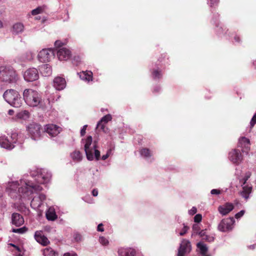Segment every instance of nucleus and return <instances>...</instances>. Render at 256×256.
<instances>
[{"mask_svg": "<svg viewBox=\"0 0 256 256\" xmlns=\"http://www.w3.org/2000/svg\"><path fill=\"white\" fill-rule=\"evenodd\" d=\"M28 230V228L26 226L18 228H12V232L14 233H18L20 234H22L25 233Z\"/></svg>", "mask_w": 256, "mask_h": 256, "instance_id": "nucleus-35", "label": "nucleus"}, {"mask_svg": "<svg viewBox=\"0 0 256 256\" xmlns=\"http://www.w3.org/2000/svg\"><path fill=\"white\" fill-rule=\"evenodd\" d=\"M54 56V52L49 48L42 49L40 50L38 56V60L42 62L50 61Z\"/></svg>", "mask_w": 256, "mask_h": 256, "instance_id": "nucleus-10", "label": "nucleus"}, {"mask_svg": "<svg viewBox=\"0 0 256 256\" xmlns=\"http://www.w3.org/2000/svg\"><path fill=\"white\" fill-rule=\"evenodd\" d=\"M212 194H218L220 193V191L217 189H212L210 192Z\"/></svg>", "mask_w": 256, "mask_h": 256, "instance_id": "nucleus-48", "label": "nucleus"}, {"mask_svg": "<svg viewBox=\"0 0 256 256\" xmlns=\"http://www.w3.org/2000/svg\"><path fill=\"white\" fill-rule=\"evenodd\" d=\"M252 186H244L242 187V190L240 192V195L247 200L249 198L250 194L252 192Z\"/></svg>", "mask_w": 256, "mask_h": 256, "instance_id": "nucleus-24", "label": "nucleus"}, {"mask_svg": "<svg viewBox=\"0 0 256 256\" xmlns=\"http://www.w3.org/2000/svg\"><path fill=\"white\" fill-rule=\"evenodd\" d=\"M38 70L34 68L28 69L24 74V78L26 82H34L38 80Z\"/></svg>", "mask_w": 256, "mask_h": 256, "instance_id": "nucleus-9", "label": "nucleus"}, {"mask_svg": "<svg viewBox=\"0 0 256 256\" xmlns=\"http://www.w3.org/2000/svg\"><path fill=\"white\" fill-rule=\"evenodd\" d=\"M23 96L26 103L30 106H38L42 103L40 94L32 89H26Z\"/></svg>", "mask_w": 256, "mask_h": 256, "instance_id": "nucleus-2", "label": "nucleus"}, {"mask_svg": "<svg viewBox=\"0 0 256 256\" xmlns=\"http://www.w3.org/2000/svg\"><path fill=\"white\" fill-rule=\"evenodd\" d=\"M92 137L88 136L86 140H82L84 142V151L86 154V158L89 160H94V153L96 160H98L100 158V152L96 150V142L92 146H91L92 143Z\"/></svg>", "mask_w": 256, "mask_h": 256, "instance_id": "nucleus-3", "label": "nucleus"}, {"mask_svg": "<svg viewBox=\"0 0 256 256\" xmlns=\"http://www.w3.org/2000/svg\"><path fill=\"white\" fill-rule=\"evenodd\" d=\"M92 194L94 196H96L98 194V190L96 189H94L92 191Z\"/></svg>", "mask_w": 256, "mask_h": 256, "instance_id": "nucleus-51", "label": "nucleus"}, {"mask_svg": "<svg viewBox=\"0 0 256 256\" xmlns=\"http://www.w3.org/2000/svg\"><path fill=\"white\" fill-rule=\"evenodd\" d=\"M57 56L60 60H66L70 58L72 53L69 49L62 48L58 50Z\"/></svg>", "mask_w": 256, "mask_h": 256, "instance_id": "nucleus-15", "label": "nucleus"}, {"mask_svg": "<svg viewBox=\"0 0 256 256\" xmlns=\"http://www.w3.org/2000/svg\"><path fill=\"white\" fill-rule=\"evenodd\" d=\"M80 77L82 80L90 82L92 80V73L90 71L82 72L80 74Z\"/></svg>", "mask_w": 256, "mask_h": 256, "instance_id": "nucleus-25", "label": "nucleus"}, {"mask_svg": "<svg viewBox=\"0 0 256 256\" xmlns=\"http://www.w3.org/2000/svg\"><path fill=\"white\" fill-rule=\"evenodd\" d=\"M198 233V234L200 235V236L201 237H203L205 235V232H204V230H201L200 232Z\"/></svg>", "mask_w": 256, "mask_h": 256, "instance_id": "nucleus-54", "label": "nucleus"}, {"mask_svg": "<svg viewBox=\"0 0 256 256\" xmlns=\"http://www.w3.org/2000/svg\"><path fill=\"white\" fill-rule=\"evenodd\" d=\"M245 211L244 210H242L240 212H238L235 215V218L236 219L240 218H241L244 214Z\"/></svg>", "mask_w": 256, "mask_h": 256, "instance_id": "nucleus-45", "label": "nucleus"}, {"mask_svg": "<svg viewBox=\"0 0 256 256\" xmlns=\"http://www.w3.org/2000/svg\"><path fill=\"white\" fill-rule=\"evenodd\" d=\"M18 78L16 71L10 67L0 66V80L8 84L15 83Z\"/></svg>", "mask_w": 256, "mask_h": 256, "instance_id": "nucleus-4", "label": "nucleus"}, {"mask_svg": "<svg viewBox=\"0 0 256 256\" xmlns=\"http://www.w3.org/2000/svg\"><path fill=\"white\" fill-rule=\"evenodd\" d=\"M40 71L44 76H50L52 74V67L48 64H44L40 66Z\"/></svg>", "mask_w": 256, "mask_h": 256, "instance_id": "nucleus-23", "label": "nucleus"}, {"mask_svg": "<svg viewBox=\"0 0 256 256\" xmlns=\"http://www.w3.org/2000/svg\"><path fill=\"white\" fill-rule=\"evenodd\" d=\"M103 224H100L98 225V228H97V230L98 231V232H104V229L103 228Z\"/></svg>", "mask_w": 256, "mask_h": 256, "instance_id": "nucleus-49", "label": "nucleus"}, {"mask_svg": "<svg viewBox=\"0 0 256 256\" xmlns=\"http://www.w3.org/2000/svg\"><path fill=\"white\" fill-rule=\"evenodd\" d=\"M256 248V245L255 244H252V245H250L248 246V248L250 249H252V250H254V249Z\"/></svg>", "mask_w": 256, "mask_h": 256, "instance_id": "nucleus-56", "label": "nucleus"}, {"mask_svg": "<svg viewBox=\"0 0 256 256\" xmlns=\"http://www.w3.org/2000/svg\"><path fill=\"white\" fill-rule=\"evenodd\" d=\"M250 173H247L246 175V176L244 177V178L242 179V186L245 184L246 181L248 180V179L250 178Z\"/></svg>", "mask_w": 256, "mask_h": 256, "instance_id": "nucleus-43", "label": "nucleus"}, {"mask_svg": "<svg viewBox=\"0 0 256 256\" xmlns=\"http://www.w3.org/2000/svg\"><path fill=\"white\" fill-rule=\"evenodd\" d=\"M111 152H112V150L110 149H109L107 151L106 154L102 156V160H106V159H107L108 158V156H110V154H111Z\"/></svg>", "mask_w": 256, "mask_h": 256, "instance_id": "nucleus-42", "label": "nucleus"}, {"mask_svg": "<svg viewBox=\"0 0 256 256\" xmlns=\"http://www.w3.org/2000/svg\"><path fill=\"white\" fill-rule=\"evenodd\" d=\"M204 256H208V255H207V256H206V255H205Z\"/></svg>", "mask_w": 256, "mask_h": 256, "instance_id": "nucleus-63", "label": "nucleus"}, {"mask_svg": "<svg viewBox=\"0 0 256 256\" xmlns=\"http://www.w3.org/2000/svg\"><path fill=\"white\" fill-rule=\"evenodd\" d=\"M46 198V196L44 194H37L34 196L30 202V206L34 209L38 208L42 204L44 200Z\"/></svg>", "mask_w": 256, "mask_h": 256, "instance_id": "nucleus-14", "label": "nucleus"}, {"mask_svg": "<svg viewBox=\"0 0 256 256\" xmlns=\"http://www.w3.org/2000/svg\"><path fill=\"white\" fill-rule=\"evenodd\" d=\"M86 128H87V125H84L82 127V128L81 129V130H80V135L82 136H84L85 134Z\"/></svg>", "mask_w": 256, "mask_h": 256, "instance_id": "nucleus-47", "label": "nucleus"}, {"mask_svg": "<svg viewBox=\"0 0 256 256\" xmlns=\"http://www.w3.org/2000/svg\"><path fill=\"white\" fill-rule=\"evenodd\" d=\"M197 247L200 249V254L205 256L208 252L206 246L202 242H198L196 244Z\"/></svg>", "mask_w": 256, "mask_h": 256, "instance_id": "nucleus-30", "label": "nucleus"}, {"mask_svg": "<svg viewBox=\"0 0 256 256\" xmlns=\"http://www.w3.org/2000/svg\"><path fill=\"white\" fill-rule=\"evenodd\" d=\"M234 206L232 204L226 202L224 204L220 206L218 208L219 212L222 215H226L233 210Z\"/></svg>", "mask_w": 256, "mask_h": 256, "instance_id": "nucleus-18", "label": "nucleus"}, {"mask_svg": "<svg viewBox=\"0 0 256 256\" xmlns=\"http://www.w3.org/2000/svg\"><path fill=\"white\" fill-rule=\"evenodd\" d=\"M2 22L0 20V28H2Z\"/></svg>", "mask_w": 256, "mask_h": 256, "instance_id": "nucleus-60", "label": "nucleus"}, {"mask_svg": "<svg viewBox=\"0 0 256 256\" xmlns=\"http://www.w3.org/2000/svg\"><path fill=\"white\" fill-rule=\"evenodd\" d=\"M239 146L242 148V152L248 154V151L250 150V141L249 139L242 137L239 140L238 142Z\"/></svg>", "mask_w": 256, "mask_h": 256, "instance_id": "nucleus-17", "label": "nucleus"}, {"mask_svg": "<svg viewBox=\"0 0 256 256\" xmlns=\"http://www.w3.org/2000/svg\"><path fill=\"white\" fill-rule=\"evenodd\" d=\"M152 156V152L149 149L145 148V158H150Z\"/></svg>", "mask_w": 256, "mask_h": 256, "instance_id": "nucleus-39", "label": "nucleus"}, {"mask_svg": "<svg viewBox=\"0 0 256 256\" xmlns=\"http://www.w3.org/2000/svg\"><path fill=\"white\" fill-rule=\"evenodd\" d=\"M5 100L10 106L15 108H20L22 102L20 94L16 90L10 89L6 90L3 94Z\"/></svg>", "mask_w": 256, "mask_h": 256, "instance_id": "nucleus-5", "label": "nucleus"}, {"mask_svg": "<svg viewBox=\"0 0 256 256\" xmlns=\"http://www.w3.org/2000/svg\"><path fill=\"white\" fill-rule=\"evenodd\" d=\"M1 192H2V188L0 186V196H2Z\"/></svg>", "mask_w": 256, "mask_h": 256, "instance_id": "nucleus-61", "label": "nucleus"}, {"mask_svg": "<svg viewBox=\"0 0 256 256\" xmlns=\"http://www.w3.org/2000/svg\"><path fill=\"white\" fill-rule=\"evenodd\" d=\"M64 256H78L74 252H66L64 254Z\"/></svg>", "mask_w": 256, "mask_h": 256, "instance_id": "nucleus-50", "label": "nucleus"}, {"mask_svg": "<svg viewBox=\"0 0 256 256\" xmlns=\"http://www.w3.org/2000/svg\"><path fill=\"white\" fill-rule=\"evenodd\" d=\"M74 238L76 242H81L82 240V235L78 233H76L74 234Z\"/></svg>", "mask_w": 256, "mask_h": 256, "instance_id": "nucleus-37", "label": "nucleus"}, {"mask_svg": "<svg viewBox=\"0 0 256 256\" xmlns=\"http://www.w3.org/2000/svg\"><path fill=\"white\" fill-rule=\"evenodd\" d=\"M188 229H189V228L188 226H184L182 231L180 232V236H184L187 232Z\"/></svg>", "mask_w": 256, "mask_h": 256, "instance_id": "nucleus-40", "label": "nucleus"}, {"mask_svg": "<svg viewBox=\"0 0 256 256\" xmlns=\"http://www.w3.org/2000/svg\"><path fill=\"white\" fill-rule=\"evenodd\" d=\"M24 30V26L22 23L18 22L14 24L12 32L16 34L22 32Z\"/></svg>", "mask_w": 256, "mask_h": 256, "instance_id": "nucleus-26", "label": "nucleus"}, {"mask_svg": "<svg viewBox=\"0 0 256 256\" xmlns=\"http://www.w3.org/2000/svg\"><path fill=\"white\" fill-rule=\"evenodd\" d=\"M234 40H236V41L238 42H239L240 40V38L238 36H236L234 37Z\"/></svg>", "mask_w": 256, "mask_h": 256, "instance_id": "nucleus-57", "label": "nucleus"}, {"mask_svg": "<svg viewBox=\"0 0 256 256\" xmlns=\"http://www.w3.org/2000/svg\"><path fill=\"white\" fill-rule=\"evenodd\" d=\"M12 221L13 224L16 226L22 225L24 222L23 217L18 213H14L12 216Z\"/></svg>", "mask_w": 256, "mask_h": 256, "instance_id": "nucleus-22", "label": "nucleus"}, {"mask_svg": "<svg viewBox=\"0 0 256 256\" xmlns=\"http://www.w3.org/2000/svg\"><path fill=\"white\" fill-rule=\"evenodd\" d=\"M14 114V110H8V114L9 115L12 116V115Z\"/></svg>", "mask_w": 256, "mask_h": 256, "instance_id": "nucleus-55", "label": "nucleus"}, {"mask_svg": "<svg viewBox=\"0 0 256 256\" xmlns=\"http://www.w3.org/2000/svg\"><path fill=\"white\" fill-rule=\"evenodd\" d=\"M196 208L193 207L192 209L190 210V212L192 214H196Z\"/></svg>", "mask_w": 256, "mask_h": 256, "instance_id": "nucleus-53", "label": "nucleus"}, {"mask_svg": "<svg viewBox=\"0 0 256 256\" xmlns=\"http://www.w3.org/2000/svg\"><path fill=\"white\" fill-rule=\"evenodd\" d=\"M46 8V6L45 5L38 6L37 8L32 10V14L35 16L41 14L44 12Z\"/></svg>", "mask_w": 256, "mask_h": 256, "instance_id": "nucleus-32", "label": "nucleus"}, {"mask_svg": "<svg viewBox=\"0 0 256 256\" xmlns=\"http://www.w3.org/2000/svg\"><path fill=\"white\" fill-rule=\"evenodd\" d=\"M250 124L251 127H253L254 126V124H256V112L252 116Z\"/></svg>", "mask_w": 256, "mask_h": 256, "instance_id": "nucleus-44", "label": "nucleus"}, {"mask_svg": "<svg viewBox=\"0 0 256 256\" xmlns=\"http://www.w3.org/2000/svg\"><path fill=\"white\" fill-rule=\"evenodd\" d=\"M62 129L60 127L53 124H48L45 126L44 132L50 137H54L60 134Z\"/></svg>", "mask_w": 256, "mask_h": 256, "instance_id": "nucleus-12", "label": "nucleus"}, {"mask_svg": "<svg viewBox=\"0 0 256 256\" xmlns=\"http://www.w3.org/2000/svg\"><path fill=\"white\" fill-rule=\"evenodd\" d=\"M44 256H56V252L51 248H46L43 250Z\"/></svg>", "mask_w": 256, "mask_h": 256, "instance_id": "nucleus-33", "label": "nucleus"}, {"mask_svg": "<svg viewBox=\"0 0 256 256\" xmlns=\"http://www.w3.org/2000/svg\"><path fill=\"white\" fill-rule=\"evenodd\" d=\"M34 238L37 242L44 245L46 246L49 243L48 238L42 234L40 231H36L34 234Z\"/></svg>", "mask_w": 256, "mask_h": 256, "instance_id": "nucleus-20", "label": "nucleus"}, {"mask_svg": "<svg viewBox=\"0 0 256 256\" xmlns=\"http://www.w3.org/2000/svg\"><path fill=\"white\" fill-rule=\"evenodd\" d=\"M53 86L56 90H62L66 86V81L64 78L57 76L54 80Z\"/></svg>", "mask_w": 256, "mask_h": 256, "instance_id": "nucleus-16", "label": "nucleus"}, {"mask_svg": "<svg viewBox=\"0 0 256 256\" xmlns=\"http://www.w3.org/2000/svg\"><path fill=\"white\" fill-rule=\"evenodd\" d=\"M230 160L234 164H239L242 160V156L238 150H233L229 153Z\"/></svg>", "mask_w": 256, "mask_h": 256, "instance_id": "nucleus-13", "label": "nucleus"}, {"mask_svg": "<svg viewBox=\"0 0 256 256\" xmlns=\"http://www.w3.org/2000/svg\"><path fill=\"white\" fill-rule=\"evenodd\" d=\"M16 256H22V254L20 253L18 254H17Z\"/></svg>", "mask_w": 256, "mask_h": 256, "instance_id": "nucleus-62", "label": "nucleus"}, {"mask_svg": "<svg viewBox=\"0 0 256 256\" xmlns=\"http://www.w3.org/2000/svg\"><path fill=\"white\" fill-rule=\"evenodd\" d=\"M112 119V116L110 114H106L103 116L100 120L98 122L97 125H96V128H100L102 131H104V132H106V130H105V126L104 124H106L109 121H110Z\"/></svg>", "mask_w": 256, "mask_h": 256, "instance_id": "nucleus-21", "label": "nucleus"}, {"mask_svg": "<svg viewBox=\"0 0 256 256\" xmlns=\"http://www.w3.org/2000/svg\"><path fill=\"white\" fill-rule=\"evenodd\" d=\"M11 245L12 246H13L15 247L18 251L20 250L18 246H15L14 244H11Z\"/></svg>", "mask_w": 256, "mask_h": 256, "instance_id": "nucleus-58", "label": "nucleus"}, {"mask_svg": "<svg viewBox=\"0 0 256 256\" xmlns=\"http://www.w3.org/2000/svg\"><path fill=\"white\" fill-rule=\"evenodd\" d=\"M72 158L75 162H79L82 160V156L78 150H75L70 154Z\"/></svg>", "mask_w": 256, "mask_h": 256, "instance_id": "nucleus-28", "label": "nucleus"}, {"mask_svg": "<svg viewBox=\"0 0 256 256\" xmlns=\"http://www.w3.org/2000/svg\"><path fill=\"white\" fill-rule=\"evenodd\" d=\"M46 217L48 220H54L57 218L54 210L50 208L46 212Z\"/></svg>", "mask_w": 256, "mask_h": 256, "instance_id": "nucleus-27", "label": "nucleus"}, {"mask_svg": "<svg viewBox=\"0 0 256 256\" xmlns=\"http://www.w3.org/2000/svg\"><path fill=\"white\" fill-rule=\"evenodd\" d=\"M99 242L103 246H107L108 244V240L104 236L99 238Z\"/></svg>", "mask_w": 256, "mask_h": 256, "instance_id": "nucleus-36", "label": "nucleus"}, {"mask_svg": "<svg viewBox=\"0 0 256 256\" xmlns=\"http://www.w3.org/2000/svg\"><path fill=\"white\" fill-rule=\"evenodd\" d=\"M192 230L198 234V232L199 230H200V227L198 226V224H194L193 226H192Z\"/></svg>", "mask_w": 256, "mask_h": 256, "instance_id": "nucleus-46", "label": "nucleus"}, {"mask_svg": "<svg viewBox=\"0 0 256 256\" xmlns=\"http://www.w3.org/2000/svg\"><path fill=\"white\" fill-rule=\"evenodd\" d=\"M18 135L17 133H12L10 136L12 140L10 141L8 137L5 136H0V146L7 150L12 149L14 147V144H16L18 141Z\"/></svg>", "mask_w": 256, "mask_h": 256, "instance_id": "nucleus-6", "label": "nucleus"}, {"mask_svg": "<svg viewBox=\"0 0 256 256\" xmlns=\"http://www.w3.org/2000/svg\"><path fill=\"white\" fill-rule=\"evenodd\" d=\"M234 222L235 220L233 218L223 219L218 224V229L223 232L231 230L233 228Z\"/></svg>", "mask_w": 256, "mask_h": 256, "instance_id": "nucleus-8", "label": "nucleus"}, {"mask_svg": "<svg viewBox=\"0 0 256 256\" xmlns=\"http://www.w3.org/2000/svg\"><path fill=\"white\" fill-rule=\"evenodd\" d=\"M192 250L190 242L189 240L183 239L178 250V256H184L190 252Z\"/></svg>", "mask_w": 256, "mask_h": 256, "instance_id": "nucleus-11", "label": "nucleus"}, {"mask_svg": "<svg viewBox=\"0 0 256 256\" xmlns=\"http://www.w3.org/2000/svg\"><path fill=\"white\" fill-rule=\"evenodd\" d=\"M30 114L27 110H22L18 113L16 115V117L18 119L26 120L29 118Z\"/></svg>", "mask_w": 256, "mask_h": 256, "instance_id": "nucleus-29", "label": "nucleus"}, {"mask_svg": "<svg viewBox=\"0 0 256 256\" xmlns=\"http://www.w3.org/2000/svg\"><path fill=\"white\" fill-rule=\"evenodd\" d=\"M152 76L154 79H160L162 76V74L160 70H154L152 72Z\"/></svg>", "mask_w": 256, "mask_h": 256, "instance_id": "nucleus-34", "label": "nucleus"}, {"mask_svg": "<svg viewBox=\"0 0 256 256\" xmlns=\"http://www.w3.org/2000/svg\"><path fill=\"white\" fill-rule=\"evenodd\" d=\"M140 154L142 156V153H143V149H142V150L140 151Z\"/></svg>", "mask_w": 256, "mask_h": 256, "instance_id": "nucleus-59", "label": "nucleus"}, {"mask_svg": "<svg viewBox=\"0 0 256 256\" xmlns=\"http://www.w3.org/2000/svg\"><path fill=\"white\" fill-rule=\"evenodd\" d=\"M118 256H136V251L132 248H122L118 250Z\"/></svg>", "mask_w": 256, "mask_h": 256, "instance_id": "nucleus-19", "label": "nucleus"}, {"mask_svg": "<svg viewBox=\"0 0 256 256\" xmlns=\"http://www.w3.org/2000/svg\"><path fill=\"white\" fill-rule=\"evenodd\" d=\"M219 2V0H210V5L211 7H214L218 6Z\"/></svg>", "mask_w": 256, "mask_h": 256, "instance_id": "nucleus-38", "label": "nucleus"}, {"mask_svg": "<svg viewBox=\"0 0 256 256\" xmlns=\"http://www.w3.org/2000/svg\"><path fill=\"white\" fill-rule=\"evenodd\" d=\"M202 219V216L200 214H196L194 217V221L196 222H200Z\"/></svg>", "mask_w": 256, "mask_h": 256, "instance_id": "nucleus-41", "label": "nucleus"}, {"mask_svg": "<svg viewBox=\"0 0 256 256\" xmlns=\"http://www.w3.org/2000/svg\"><path fill=\"white\" fill-rule=\"evenodd\" d=\"M31 138L34 140H38L41 137L42 132H43L41 126L38 124L32 122L26 128Z\"/></svg>", "mask_w": 256, "mask_h": 256, "instance_id": "nucleus-7", "label": "nucleus"}, {"mask_svg": "<svg viewBox=\"0 0 256 256\" xmlns=\"http://www.w3.org/2000/svg\"><path fill=\"white\" fill-rule=\"evenodd\" d=\"M54 44L56 46H60L62 44V42L59 40H56Z\"/></svg>", "mask_w": 256, "mask_h": 256, "instance_id": "nucleus-52", "label": "nucleus"}, {"mask_svg": "<svg viewBox=\"0 0 256 256\" xmlns=\"http://www.w3.org/2000/svg\"><path fill=\"white\" fill-rule=\"evenodd\" d=\"M31 176L38 184L32 181L22 179L20 182H12L8 184L7 191L14 199L25 198L35 192L38 194L42 190L40 185L48 182L51 178V174L46 169L40 168L30 172Z\"/></svg>", "mask_w": 256, "mask_h": 256, "instance_id": "nucleus-1", "label": "nucleus"}, {"mask_svg": "<svg viewBox=\"0 0 256 256\" xmlns=\"http://www.w3.org/2000/svg\"><path fill=\"white\" fill-rule=\"evenodd\" d=\"M33 59V54L31 52H28L21 56V60L23 62L30 61Z\"/></svg>", "mask_w": 256, "mask_h": 256, "instance_id": "nucleus-31", "label": "nucleus"}]
</instances>
